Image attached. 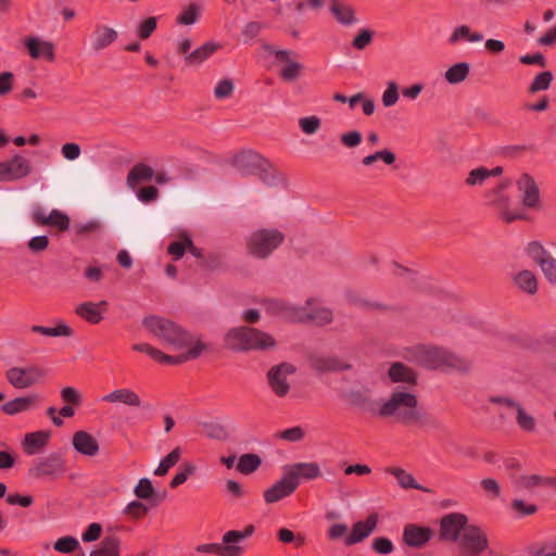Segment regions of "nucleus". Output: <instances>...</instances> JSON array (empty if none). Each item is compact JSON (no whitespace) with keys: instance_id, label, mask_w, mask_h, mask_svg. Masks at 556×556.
<instances>
[{"instance_id":"obj_40","label":"nucleus","mask_w":556,"mask_h":556,"mask_svg":"<svg viewBox=\"0 0 556 556\" xmlns=\"http://www.w3.org/2000/svg\"><path fill=\"white\" fill-rule=\"evenodd\" d=\"M263 157L255 152H244L236 156L237 167L244 173H252L254 168L260 167Z\"/></svg>"},{"instance_id":"obj_1","label":"nucleus","mask_w":556,"mask_h":556,"mask_svg":"<svg viewBox=\"0 0 556 556\" xmlns=\"http://www.w3.org/2000/svg\"><path fill=\"white\" fill-rule=\"evenodd\" d=\"M143 327L151 336L169 345L174 351H191L200 345V355L207 350L201 337L184 329L177 323L157 316L149 315L142 319Z\"/></svg>"},{"instance_id":"obj_60","label":"nucleus","mask_w":556,"mask_h":556,"mask_svg":"<svg viewBox=\"0 0 556 556\" xmlns=\"http://www.w3.org/2000/svg\"><path fill=\"white\" fill-rule=\"evenodd\" d=\"M197 470V467L193 464H187L182 470L178 471L170 481V488H177L180 484L185 483L188 478L193 475Z\"/></svg>"},{"instance_id":"obj_15","label":"nucleus","mask_w":556,"mask_h":556,"mask_svg":"<svg viewBox=\"0 0 556 556\" xmlns=\"http://www.w3.org/2000/svg\"><path fill=\"white\" fill-rule=\"evenodd\" d=\"M41 376V370L36 366L12 367L5 372L8 381L16 389H26L35 384Z\"/></svg>"},{"instance_id":"obj_28","label":"nucleus","mask_w":556,"mask_h":556,"mask_svg":"<svg viewBox=\"0 0 556 556\" xmlns=\"http://www.w3.org/2000/svg\"><path fill=\"white\" fill-rule=\"evenodd\" d=\"M223 556H240L245 549L244 541L238 535V530H230L222 538Z\"/></svg>"},{"instance_id":"obj_22","label":"nucleus","mask_w":556,"mask_h":556,"mask_svg":"<svg viewBox=\"0 0 556 556\" xmlns=\"http://www.w3.org/2000/svg\"><path fill=\"white\" fill-rule=\"evenodd\" d=\"M118 37L117 31L104 25H98L90 34L89 42L92 51L99 52L108 48Z\"/></svg>"},{"instance_id":"obj_37","label":"nucleus","mask_w":556,"mask_h":556,"mask_svg":"<svg viewBox=\"0 0 556 556\" xmlns=\"http://www.w3.org/2000/svg\"><path fill=\"white\" fill-rule=\"evenodd\" d=\"M389 377L392 382H405L410 387L416 384V375L402 363H394L389 369Z\"/></svg>"},{"instance_id":"obj_20","label":"nucleus","mask_w":556,"mask_h":556,"mask_svg":"<svg viewBox=\"0 0 556 556\" xmlns=\"http://www.w3.org/2000/svg\"><path fill=\"white\" fill-rule=\"evenodd\" d=\"M146 354L161 364L176 365L198 358L200 356V345L194 350L186 351L177 356H170L149 344Z\"/></svg>"},{"instance_id":"obj_27","label":"nucleus","mask_w":556,"mask_h":556,"mask_svg":"<svg viewBox=\"0 0 556 556\" xmlns=\"http://www.w3.org/2000/svg\"><path fill=\"white\" fill-rule=\"evenodd\" d=\"M329 11L342 26L349 27L357 23L355 11L351 4L333 0L330 3Z\"/></svg>"},{"instance_id":"obj_62","label":"nucleus","mask_w":556,"mask_h":556,"mask_svg":"<svg viewBox=\"0 0 556 556\" xmlns=\"http://www.w3.org/2000/svg\"><path fill=\"white\" fill-rule=\"evenodd\" d=\"M277 437L285 441L299 442L304 438V431L301 427L296 426L279 432Z\"/></svg>"},{"instance_id":"obj_3","label":"nucleus","mask_w":556,"mask_h":556,"mask_svg":"<svg viewBox=\"0 0 556 556\" xmlns=\"http://www.w3.org/2000/svg\"><path fill=\"white\" fill-rule=\"evenodd\" d=\"M410 358L429 369H468L467 362L450 351L438 346H415L412 350Z\"/></svg>"},{"instance_id":"obj_46","label":"nucleus","mask_w":556,"mask_h":556,"mask_svg":"<svg viewBox=\"0 0 556 556\" xmlns=\"http://www.w3.org/2000/svg\"><path fill=\"white\" fill-rule=\"evenodd\" d=\"M261 457L256 454H243L240 456L237 469L243 473L249 475L254 472L261 466Z\"/></svg>"},{"instance_id":"obj_4","label":"nucleus","mask_w":556,"mask_h":556,"mask_svg":"<svg viewBox=\"0 0 556 556\" xmlns=\"http://www.w3.org/2000/svg\"><path fill=\"white\" fill-rule=\"evenodd\" d=\"M225 344L228 349L236 352L264 351L276 346V340L271 334L258 329L237 327L226 333Z\"/></svg>"},{"instance_id":"obj_24","label":"nucleus","mask_w":556,"mask_h":556,"mask_svg":"<svg viewBox=\"0 0 556 556\" xmlns=\"http://www.w3.org/2000/svg\"><path fill=\"white\" fill-rule=\"evenodd\" d=\"M101 400L106 403H121L130 407H140L142 405V400L139 394L129 388L115 389L102 396Z\"/></svg>"},{"instance_id":"obj_17","label":"nucleus","mask_w":556,"mask_h":556,"mask_svg":"<svg viewBox=\"0 0 556 556\" xmlns=\"http://www.w3.org/2000/svg\"><path fill=\"white\" fill-rule=\"evenodd\" d=\"M433 538V531L429 527L408 523L403 530L404 543L414 548H421Z\"/></svg>"},{"instance_id":"obj_12","label":"nucleus","mask_w":556,"mask_h":556,"mask_svg":"<svg viewBox=\"0 0 556 556\" xmlns=\"http://www.w3.org/2000/svg\"><path fill=\"white\" fill-rule=\"evenodd\" d=\"M23 42L31 60L47 63L55 61V46L52 41L40 36H28Z\"/></svg>"},{"instance_id":"obj_38","label":"nucleus","mask_w":556,"mask_h":556,"mask_svg":"<svg viewBox=\"0 0 556 556\" xmlns=\"http://www.w3.org/2000/svg\"><path fill=\"white\" fill-rule=\"evenodd\" d=\"M35 401L36 396L34 395L15 397L4 403L2 405V410L8 415H16L31 409Z\"/></svg>"},{"instance_id":"obj_14","label":"nucleus","mask_w":556,"mask_h":556,"mask_svg":"<svg viewBox=\"0 0 556 556\" xmlns=\"http://www.w3.org/2000/svg\"><path fill=\"white\" fill-rule=\"evenodd\" d=\"M516 185L522 205L529 210H540L541 194L534 178L529 174H522Z\"/></svg>"},{"instance_id":"obj_13","label":"nucleus","mask_w":556,"mask_h":556,"mask_svg":"<svg viewBox=\"0 0 556 556\" xmlns=\"http://www.w3.org/2000/svg\"><path fill=\"white\" fill-rule=\"evenodd\" d=\"M31 173L30 161L20 154L0 162V181H15L25 178Z\"/></svg>"},{"instance_id":"obj_29","label":"nucleus","mask_w":556,"mask_h":556,"mask_svg":"<svg viewBox=\"0 0 556 556\" xmlns=\"http://www.w3.org/2000/svg\"><path fill=\"white\" fill-rule=\"evenodd\" d=\"M219 49V43L215 41H207L189 52L185 56V61L189 65H201L210 59Z\"/></svg>"},{"instance_id":"obj_51","label":"nucleus","mask_w":556,"mask_h":556,"mask_svg":"<svg viewBox=\"0 0 556 556\" xmlns=\"http://www.w3.org/2000/svg\"><path fill=\"white\" fill-rule=\"evenodd\" d=\"M314 366L318 370H341L346 369L349 366L334 357H320L316 358Z\"/></svg>"},{"instance_id":"obj_7","label":"nucleus","mask_w":556,"mask_h":556,"mask_svg":"<svg viewBox=\"0 0 556 556\" xmlns=\"http://www.w3.org/2000/svg\"><path fill=\"white\" fill-rule=\"evenodd\" d=\"M66 472L65 460L59 453H50L47 456L37 458L28 470L29 476L35 479L54 481Z\"/></svg>"},{"instance_id":"obj_26","label":"nucleus","mask_w":556,"mask_h":556,"mask_svg":"<svg viewBox=\"0 0 556 556\" xmlns=\"http://www.w3.org/2000/svg\"><path fill=\"white\" fill-rule=\"evenodd\" d=\"M483 38L482 33L472 30L469 25L462 24L453 28L447 38V42L451 46H457L464 42L477 43L482 41Z\"/></svg>"},{"instance_id":"obj_53","label":"nucleus","mask_w":556,"mask_h":556,"mask_svg":"<svg viewBox=\"0 0 556 556\" xmlns=\"http://www.w3.org/2000/svg\"><path fill=\"white\" fill-rule=\"evenodd\" d=\"M374 38V33L368 28H362L352 41V46L356 50H364L368 47Z\"/></svg>"},{"instance_id":"obj_50","label":"nucleus","mask_w":556,"mask_h":556,"mask_svg":"<svg viewBox=\"0 0 556 556\" xmlns=\"http://www.w3.org/2000/svg\"><path fill=\"white\" fill-rule=\"evenodd\" d=\"M553 74L549 71H544L538 74L532 80L529 91L531 93H536L539 91L547 90L552 84Z\"/></svg>"},{"instance_id":"obj_6","label":"nucleus","mask_w":556,"mask_h":556,"mask_svg":"<svg viewBox=\"0 0 556 556\" xmlns=\"http://www.w3.org/2000/svg\"><path fill=\"white\" fill-rule=\"evenodd\" d=\"M285 236L277 229H260L248 242L249 252L260 258L267 257L283 241Z\"/></svg>"},{"instance_id":"obj_16","label":"nucleus","mask_w":556,"mask_h":556,"mask_svg":"<svg viewBox=\"0 0 556 556\" xmlns=\"http://www.w3.org/2000/svg\"><path fill=\"white\" fill-rule=\"evenodd\" d=\"M379 521L378 514L374 513L367 516L365 520L355 522L349 536L345 538L344 544L352 546L363 542L367 539L377 528Z\"/></svg>"},{"instance_id":"obj_64","label":"nucleus","mask_w":556,"mask_h":556,"mask_svg":"<svg viewBox=\"0 0 556 556\" xmlns=\"http://www.w3.org/2000/svg\"><path fill=\"white\" fill-rule=\"evenodd\" d=\"M546 280L556 286V260L553 257L541 268Z\"/></svg>"},{"instance_id":"obj_48","label":"nucleus","mask_w":556,"mask_h":556,"mask_svg":"<svg viewBox=\"0 0 556 556\" xmlns=\"http://www.w3.org/2000/svg\"><path fill=\"white\" fill-rule=\"evenodd\" d=\"M377 161H382L387 165H392L395 162V154L387 149L376 151L375 153L363 157L362 163L365 166H370Z\"/></svg>"},{"instance_id":"obj_57","label":"nucleus","mask_w":556,"mask_h":556,"mask_svg":"<svg viewBox=\"0 0 556 556\" xmlns=\"http://www.w3.org/2000/svg\"><path fill=\"white\" fill-rule=\"evenodd\" d=\"M349 527L345 523L336 522L329 526L327 530V538L331 541H337L340 539L345 540L349 536Z\"/></svg>"},{"instance_id":"obj_58","label":"nucleus","mask_w":556,"mask_h":556,"mask_svg":"<svg viewBox=\"0 0 556 556\" xmlns=\"http://www.w3.org/2000/svg\"><path fill=\"white\" fill-rule=\"evenodd\" d=\"M232 92H233V84L228 78L219 80L214 88V96L216 97V99H219V100L229 98Z\"/></svg>"},{"instance_id":"obj_9","label":"nucleus","mask_w":556,"mask_h":556,"mask_svg":"<svg viewBox=\"0 0 556 556\" xmlns=\"http://www.w3.org/2000/svg\"><path fill=\"white\" fill-rule=\"evenodd\" d=\"M456 543L465 554L471 556L482 554L489 547L485 531L476 525H469Z\"/></svg>"},{"instance_id":"obj_42","label":"nucleus","mask_w":556,"mask_h":556,"mask_svg":"<svg viewBox=\"0 0 556 556\" xmlns=\"http://www.w3.org/2000/svg\"><path fill=\"white\" fill-rule=\"evenodd\" d=\"M470 66L466 62H459L452 65L444 74L445 79L450 84H459L464 81L469 75Z\"/></svg>"},{"instance_id":"obj_2","label":"nucleus","mask_w":556,"mask_h":556,"mask_svg":"<svg viewBox=\"0 0 556 556\" xmlns=\"http://www.w3.org/2000/svg\"><path fill=\"white\" fill-rule=\"evenodd\" d=\"M267 309L290 321H313L316 325H325L332 320V312L321 306L316 300H308L305 306L273 300L268 302Z\"/></svg>"},{"instance_id":"obj_30","label":"nucleus","mask_w":556,"mask_h":556,"mask_svg":"<svg viewBox=\"0 0 556 556\" xmlns=\"http://www.w3.org/2000/svg\"><path fill=\"white\" fill-rule=\"evenodd\" d=\"M49 431H35L27 433L24 438V450L27 455L38 454L49 442Z\"/></svg>"},{"instance_id":"obj_47","label":"nucleus","mask_w":556,"mask_h":556,"mask_svg":"<svg viewBox=\"0 0 556 556\" xmlns=\"http://www.w3.org/2000/svg\"><path fill=\"white\" fill-rule=\"evenodd\" d=\"M79 546V541L72 535L62 536L53 543V548L61 554L74 553Z\"/></svg>"},{"instance_id":"obj_41","label":"nucleus","mask_w":556,"mask_h":556,"mask_svg":"<svg viewBox=\"0 0 556 556\" xmlns=\"http://www.w3.org/2000/svg\"><path fill=\"white\" fill-rule=\"evenodd\" d=\"M387 471L396 478L400 486L403 489H414V490L427 491V489L422 488L416 481V479L414 478V476L412 473L406 472L402 468L393 467V468H389Z\"/></svg>"},{"instance_id":"obj_25","label":"nucleus","mask_w":556,"mask_h":556,"mask_svg":"<svg viewBox=\"0 0 556 556\" xmlns=\"http://www.w3.org/2000/svg\"><path fill=\"white\" fill-rule=\"evenodd\" d=\"M491 402L515 408L517 412V424L522 430L530 432L535 429L534 418L531 415L527 414L525 409L521 407V405H519L511 399L504 396H493L491 397Z\"/></svg>"},{"instance_id":"obj_19","label":"nucleus","mask_w":556,"mask_h":556,"mask_svg":"<svg viewBox=\"0 0 556 556\" xmlns=\"http://www.w3.org/2000/svg\"><path fill=\"white\" fill-rule=\"evenodd\" d=\"M296 489L295 483L291 480L287 471L283 469V476L274 485L264 493V500L268 504L276 503L289 495Z\"/></svg>"},{"instance_id":"obj_34","label":"nucleus","mask_w":556,"mask_h":556,"mask_svg":"<svg viewBox=\"0 0 556 556\" xmlns=\"http://www.w3.org/2000/svg\"><path fill=\"white\" fill-rule=\"evenodd\" d=\"M30 330L47 337H72L74 334L73 328L62 319L56 320L53 327L35 325Z\"/></svg>"},{"instance_id":"obj_33","label":"nucleus","mask_w":556,"mask_h":556,"mask_svg":"<svg viewBox=\"0 0 556 556\" xmlns=\"http://www.w3.org/2000/svg\"><path fill=\"white\" fill-rule=\"evenodd\" d=\"M503 168L501 166L491 169L486 167H478L469 172L466 178V185L476 187L482 186L489 178L502 175Z\"/></svg>"},{"instance_id":"obj_23","label":"nucleus","mask_w":556,"mask_h":556,"mask_svg":"<svg viewBox=\"0 0 556 556\" xmlns=\"http://www.w3.org/2000/svg\"><path fill=\"white\" fill-rule=\"evenodd\" d=\"M106 306L108 302L104 300L97 303L83 302L76 307L75 313L89 324L97 325L103 319Z\"/></svg>"},{"instance_id":"obj_55","label":"nucleus","mask_w":556,"mask_h":556,"mask_svg":"<svg viewBox=\"0 0 556 556\" xmlns=\"http://www.w3.org/2000/svg\"><path fill=\"white\" fill-rule=\"evenodd\" d=\"M134 493L138 498L148 500L154 493L152 482L148 478H141L134 489Z\"/></svg>"},{"instance_id":"obj_59","label":"nucleus","mask_w":556,"mask_h":556,"mask_svg":"<svg viewBox=\"0 0 556 556\" xmlns=\"http://www.w3.org/2000/svg\"><path fill=\"white\" fill-rule=\"evenodd\" d=\"M301 70L302 65L299 62L291 60L281 70L280 76L282 77V79L291 81L300 76Z\"/></svg>"},{"instance_id":"obj_44","label":"nucleus","mask_w":556,"mask_h":556,"mask_svg":"<svg viewBox=\"0 0 556 556\" xmlns=\"http://www.w3.org/2000/svg\"><path fill=\"white\" fill-rule=\"evenodd\" d=\"M119 541L116 538H105L97 549L90 553V556H118Z\"/></svg>"},{"instance_id":"obj_56","label":"nucleus","mask_w":556,"mask_h":556,"mask_svg":"<svg viewBox=\"0 0 556 556\" xmlns=\"http://www.w3.org/2000/svg\"><path fill=\"white\" fill-rule=\"evenodd\" d=\"M264 26L265 25L262 22H256V21L248 22L242 27V36L244 37L245 42H250L253 39H255L260 35V33L262 31Z\"/></svg>"},{"instance_id":"obj_35","label":"nucleus","mask_w":556,"mask_h":556,"mask_svg":"<svg viewBox=\"0 0 556 556\" xmlns=\"http://www.w3.org/2000/svg\"><path fill=\"white\" fill-rule=\"evenodd\" d=\"M154 176V172L146 164L135 165L127 176V185L130 189L135 190L136 187L146 181H150Z\"/></svg>"},{"instance_id":"obj_45","label":"nucleus","mask_w":556,"mask_h":556,"mask_svg":"<svg viewBox=\"0 0 556 556\" xmlns=\"http://www.w3.org/2000/svg\"><path fill=\"white\" fill-rule=\"evenodd\" d=\"M70 225V216L60 210L54 208L47 216V226L53 227L59 231L68 230Z\"/></svg>"},{"instance_id":"obj_36","label":"nucleus","mask_w":556,"mask_h":556,"mask_svg":"<svg viewBox=\"0 0 556 556\" xmlns=\"http://www.w3.org/2000/svg\"><path fill=\"white\" fill-rule=\"evenodd\" d=\"M525 254L532 260L535 264L543 267L551 258L552 254L539 241H531L525 247Z\"/></svg>"},{"instance_id":"obj_39","label":"nucleus","mask_w":556,"mask_h":556,"mask_svg":"<svg viewBox=\"0 0 556 556\" xmlns=\"http://www.w3.org/2000/svg\"><path fill=\"white\" fill-rule=\"evenodd\" d=\"M201 17L200 4L192 2L181 10L176 17V24L180 26H192Z\"/></svg>"},{"instance_id":"obj_5","label":"nucleus","mask_w":556,"mask_h":556,"mask_svg":"<svg viewBox=\"0 0 556 556\" xmlns=\"http://www.w3.org/2000/svg\"><path fill=\"white\" fill-rule=\"evenodd\" d=\"M379 415L393 416L402 422L416 420L418 413L415 393L409 390H395L389 400L381 404Z\"/></svg>"},{"instance_id":"obj_43","label":"nucleus","mask_w":556,"mask_h":556,"mask_svg":"<svg viewBox=\"0 0 556 556\" xmlns=\"http://www.w3.org/2000/svg\"><path fill=\"white\" fill-rule=\"evenodd\" d=\"M181 456L180 447H175L172 452H169L165 457H163L159 466L154 469V475L159 477H163L167 475L170 468H173Z\"/></svg>"},{"instance_id":"obj_52","label":"nucleus","mask_w":556,"mask_h":556,"mask_svg":"<svg viewBox=\"0 0 556 556\" xmlns=\"http://www.w3.org/2000/svg\"><path fill=\"white\" fill-rule=\"evenodd\" d=\"M321 121L318 116H305L299 119V127L305 135H314L320 128Z\"/></svg>"},{"instance_id":"obj_31","label":"nucleus","mask_w":556,"mask_h":556,"mask_svg":"<svg viewBox=\"0 0 556 556\" xmlns=\"http://www.w3.org/2000/svg\"><path fill=\"white\" fill-rule=\"evenodd\" d=\"M514 485L518 491L533 492L536 489H547L548 477L540 475H522L514 481Z\"/></svg>"},{"instance_id":"obj_63","label":"nucleus","mask_w":556,"mask_h":556,"mask_svg":"<svg viewBox=\"0 0 556 556\" xmlns=\"http://www.w3.org/2000/svg\"><path fill=\"white\" fill-rule=\"evenodd\" d=\"M61 399L65 403L78 405L81 402V394L73 387H65L61 390Z\"/></svg>"},{"instance_id":"obj_10","label":"nucleus","mask_w":556,"mask_h":556,"mask_svg":"<svg viewBox=\"0 0 556 556\" xmlns=\"http://www.w3.org/2000/svg\"><path fill=\"white\" fill-rule=\"evenodd\" d=\"M468 518L462 513H450L440 520V536L443 541L456 543L468 527Z\"/></svg>"},{"instance_id":"obj_11","label":"nucleus","mask_w":556,"mask_h":556,"mask_svg":"<svg viewBox=\"0 0 556 556\" xmlns=\"http://www.w3.org/2000/svg\"><path fill=\"white\" fill-rule=\"evenodd\" d=\"M295 367L289 363H281L269 369L267 380L270 390L279 397H283L290 390L289 377L294 374Z\"/></svg>"},{"instance_id":"obj_54","label":"nucleus","mask_w":556,"mask_h":556,"mask_svg":"<svg viewBox=\"0 0 556 556\" xmlns=\"http://www.w3.org/2000/svg\"><path fill=\"white\" fill-rule=\"evenodd\" d=\"M200 425L205 430L206 435L211 439L225 440L227 438L226 429L217 422L211 421V422H202Z\"/></svg>"},{"instance_id":"obj_61","label":"nucleus","mask_w":556,"mask_h":556,"mask_svg":"<svg viewBox=\"0 0 556 556\" xmlns=\"http://www.w3.org/2000/svg\"><path fill=\"white\" fill-rule=\"evenodd\" d=\"M372 548L380 555H389L393 552L394 545L390 539L381 536L372 541Z\"/></svg>"},{"instance_id":"obj_18","label":"nucleus","mask_w":556,"mask_h":556,"mask_svg":"<svg viewBox=\"0 0 556 556\" xmlns=\"http://www.w3.org/2000/svg\"><path fill=\"white\" fill-rule=\"evenodd\" d=\"M285 470L291 480L295 483L296 488L299 486L301 480H314L320 475V467L317 463L314 462L296 463L290 466H286Z\"/></svg>"},{"instance_id":"obj_32","label":"nucleus","mask_w":556,"mask_h":556,"mask_svg":"<svg viewBox=\"0 0 556 556\" xmlns=\"http://www.w3.org/2000/svg\"><path fill=\"white\" fill-rule=\"evenodd\" d=\"M515 286L527 294H535L538 291V279L533 271L522 269L513 276Z\"/></svg>"},{"instance_id":"obj_49","label":"nucleus","mask_w":556,"mask_h":556,"mask_svg":"<svg viewBox=\"0 0 556 556\" xmlns=\"http://www.w3.org/2000/svg\"><path fill=\"white\" fill-rule=\"evenodd\" d=\"M400 99L399 86L394 80H390L386 85V89L381 96V102L384 108H391L397 103Z\"/></svg>"},{"instance_id":"obj_8","label":"nucleus","mask_w":556,"mask_h":556,"mask_svg":"<svg viewBox=\"0 0 556 556\" xmlns=\"http://www.w3.org/2000/svg\"><path fill=\"white\" fill-rule=\"evenodd\" d=\"M509 186L508 180H502L495 188L488 191L485 193V201L489 205H494L501 217L507 223L523 219L526 217L525 213L519 210L509 211L508 205V197L504 193L505 189Z\"/></svg>"},{"instance_id":"obj_21","label":"nucleus","mask_w":556,"mask_h":556,"mask_svg":"<svg viewBox=\"0 0 556 556\" xmlns=\"http://www.w3.org/2000/svg\"><path fill=\"white\" fill-rule=\"evenodd\" d=\"M74 450L88 457H93L99 453L100 446L98 440L89 432L79 430L72 437Z\"/></svg>"}]
</instances>
